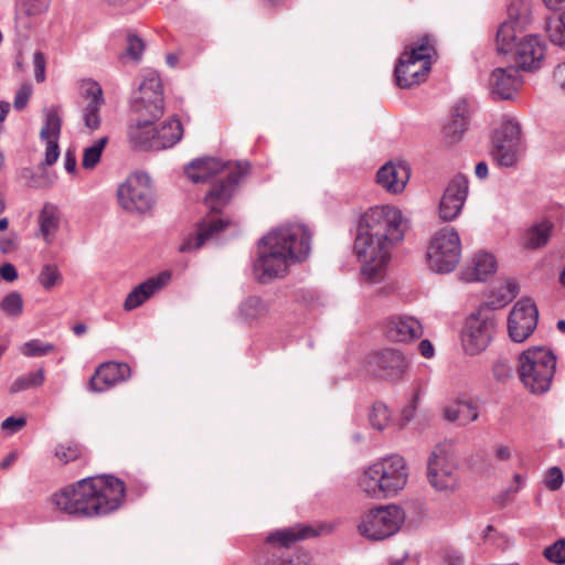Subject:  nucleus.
Returning <instances> with one entry per match:
<instances>
[{
  "label": "nucleus",
  "instance_id": "052dcab7",
  "mask_svg": "<svg viewBox=\"0 0 565 565\" xmlns=\"http://www.w3.org/2000/svg\"><path fill=\"white\" fill-rule=\"evenodd\" d=\"M510 371L511 369L505 363L499 362L493 365V375L499 381L509 377Z\"/></svg>",
  "mask_w": 565,
  "mask_h": 565
},
{
  "label": "nucleus",
  "instance_id": "5fc2aeb1",
  "mask_svg": "<svg viewBox=\"0 0 565 565\" xmlns=\"http://www.w3.org/2000/svg\"><path fill=\"white\" fill-rule=\"evenodd\" d=\"M25 424V418L10 416L2 422L1 428L13 434L23 428Z\"/></svg>",
  "mask_w": 565,
  "mask_h": 565
},
{
  "label": "nucleus",
  "instance_id": "13d9d810",
  "mask_svg": "<svg viewBox=\"0 0 565 565\" xmlns=\"http://www.w3.org/2000/svg\"><path fill=\"white\" fill-rule=\"evenodd\" d=\"M553 78L555 83L562 88V90L565 93V62L559 63L554 72H553Z\"/></svg>",
  "mask_w": 565,
  "mask_h": 565
},
{
  "label": "nucleus",
  "instance_id": "a19ab883",
  "mask_svg": "<svg viewBox=\"0 0 565 565\" xmlns=\"http://www.w3.org/2000/svg\"><path fill=\"white\" fill-rule=\"evenodd\" d=\"M55 351V345L40 339H32L20 348V352L26 358H39Z\"/></svg>",
  "mask_w": 565,
  "mask_h": 565
},
{
  "label": "nucleus",
  "instance_id": "2f4dec72",
  "mask_svg": "<svg viewBox=\"0 0 565 565\" xmlns=\"http://www.w3.org/2000/svg\"><path fill=\"white\" fill-rule=\"evenodd\" d=\"M269 312V306L258 296L247 297L239 306V313L246 322H254L265 318Z\"/></svg>",
  "mask_w": 565,
  "mask_h": 565
},
{
  "label": "nucleus",
  "instance_id": "1a4fd4ad",
  "mask_svg": "<svg viewBox=\"0 0 565 565\" xmlns=\"http://www.w3.org/2000/svg\"><path fill=\"white\" fill-rule=\"evenodd\" d=\"M461 256V241L458 232L450 226L437 231L427 247V262L431 270L451 273Z\"/></svg>",
  "mask_w": 565,
  "mask_h": 565
},
{
  "label": "nucleus",
  "instance_id": "6ab92c4d",
  "mask_svg": "<svg viewBox=\"0 0 565 565\" xmlns=\"http://www.w3.org/2000/svg\"><path fill=\"white\" fill-rule=\"evenodd\" d=\"M369 363L379 377L391 382L402 380L407 370L404 355L394 349H385L374 353Z\"/></svg>",
  "mask_w": 565,
  "mask_h": 565
},
{
  "label": "nucleus",
  "instance_id": "4be33fe9",
  "mask_svg": "<svg viewBox=\"0 0 565 565\" xmlns=\"http://www.w3.org/2000/svg\"><path fill=\"white\" fill-rule=\"evenodd\" d=\"M523 82L515 66L498 67L490 78L491 94L498 99H513Z\"/></svg>",
  "mask_w": 565,
  "mask_h": 565
},
{
  "label": "nucleus",
  "instance_id": "603ef678",
  "mask_svg": "<svg viewBox=\"0 0 565 565\" xmlns=\"http://www.w3.org/2000/svg\"><path fill=\"white\" fill-rule=\"evenodd\" d=\"M32 94V87L29 84L22 85L15 94L13 106L17 110H22L28 105Z\"/></svg>",
  "mask_w": 565,
  "mask_h": 565
},
{
  "label": "nucleus",
  "instance_id": "8fccbe9b",
  "mask_svg": "<svg viewBox=\"0 0 565 565\" xmlns=\"http://www.w3.org/2000/svg\"><path fill=\"white\" fill-rule=\"evenodd\" d=\"M564 482V477L561 468L552 467L548 469L545 478V486L551 491L558 490Z\"/></svg>",
  "mask_w": 565,
  "mask_h": 565
},
{
  "label": "nucleus",
  "instance_id": "37998d69",
  "mask_svg": "<svg viewBox=\"0 0 565 565\" xmlns=\"http://www.w3.org/2000/svg\"><path fill=\"white\" fill-rule=\"evenodd\" d=\"M390 416L391 414L387 406L381 402H376L372 406L369 419L373 428L383 430L390 420Z\"/></svg>",
  "mask_w": 565,
  "mask_h": 565
},
{
  "label": "nucleus",
  "instance_id": "2eb2a0df",
  "mask_svg": "<svg viewBox=\"0 0 565 565\" xmlns=\"http://www.w3.org/2000/svg\"><path fill=\"white\" fill-rule=\"evenodd\" d=\"M520 140L521 126L514 119H508L495 131L491 154L501 167H513L516 163Z\"/></svg>",
  "mask_w": 565,
  "mask_h": 565
},
{
  "label": "nucleus",
  "instance_id": "de8ad7c7",
  "mask_svg": "<svg viewBox=\"0 0 565 565\" xmlns=\"http://www.w3.org/2000/svg\"><path fill=\"white\" fill-rule=\"evenodd\" d=\"M543 554L554 564H565V539H561L547 546Z\"/></svg>",
  "mask_w": 565,
  "mask_h": 565
},
{
  "label": "nucleus",
  "instance_id": "c03bdc74",
  "mask_svg": "<svg viewBox=\"0 0 565 565\" xmlns=\"http://www.w3.org/2000/svg\"><path fill=\"white\" fill-rule=\"evenodd\" d=\"M519 292V285L514 280H508L505 281L504 286L500 289V296L494 301L488 302L492 309L502 308L509 302H511Z\"/></svg>",
  "mask_w": 565,
  "mask_h": 565
},
{
  "label": "nucleus",
  "instance_id": "6e6d98bb",
  "mask_svg": "<svg viewBox=\"0 0 565 565\" xmlns=\"http://www.w3.org/2000/svg\"><path fill=\"white\" fill-rule=\"evenodd\" d=\"M0 276L6 281L12 282L18 278V270L12 264L7 263L0 266Z\"/></svg>",
  "mask_w": 565,
  "mask_h": 565
},
{
  "label": "nucleus",
  "instance_id": "680f3d73",
  "mask_svg": "<svg viewBox=\"0 0 565 565\" xmlns=\"http://www.w3.org/2000/svg\"><path fill=\"white\" fill-rule=\"evenodd\" d=\"M494 454L498 460L507 461L511 458V449L504 445H498L494 447Z\"/></svg>",
  "mask_w": 565,
  "mask_h": 565
},
{
  "label": "nucleus",
  "instance_id": "6e6552de",
  "mask_svg": "<svg viewBox=\"0 0 565 565\" xmlns=\"http://www.w3.org/2000/svg\"><path fill=\"white\" fill-rule=\"evenodd\" d=\"M556 370V356L545 347H532L519 356L518 373L532 394H544L551 388Z\"/></svg>",
  "mask_w": 565,
  "mask_h": 565
},
{
  "label": "nucleus",
  "instance_id": "20e7f679",
  "mask_svg": "<svg viewBox=\"0 0 565 565\" xmlns=\"http://www.w3.org/2000/svg\"><path fill=\"white\" fill-rule=\"evenodd\" d=\"M311 233L302 224H290L274 230L259 241L254 271L260 282H268L287 273L290 262L303 260L311 244Z\"/></svg>",
  "mask_w": 565,
  "mask_h": 565
},
{
  "label": "nucleus",
  "instance_id": "473e14b6",
  "mask_svg": "<svg viewBox=\"0 0 565 565\" xmlns=\"http://www.w3.org/2000/svg\"><path fill=\"white\" fill-rule=\"evenodd\" d=\"M553 230V224L550 221H543L534 224L529 231L526 236L525 246L530 249H537L547 244Z\"/></svg>",
  "mask_w": 565,
  "mask_h": 565
},
{
  "label": "nucleus",
  "instance_id": "cd10ccee",
  "mask_svg": "<svg viewBox=\"0 0 565 565\" xmlns=\"http://www.w3.org/2000/svg\"><path fill=\"white\" fill-rule=\"evenodd\" d=\"M83 96L89 99L84 108L83 119L85 126L90 130H97L100 127V108L105 103L103 89L95 81H87L83 88Z\"/></svg>",
  "mask_w": 565,
  "mask_h": 565
},
{
  "label": "nucleus",
  "instance_id": "72a5a7b5",
  "mask_svg": "<svg viewBox=\"0 0 565 565\" xmlns=\"http://www.w3.org/2000/svg\"><path fill=\"white\" fill-rule=\"evenodd\" d=\"M405 53L420 64H431L430 60L436 55L435 39L429 34H425L417 41L411 51H405Z\"/></svg>",
  "mask_w": 565,
  "mask_h": 565
},
{
  "label": "nucleus",
  "instance_id": "b1692460",
  "mask_svg": "<svg viewBox=\"0 0 565 565\" xmlns=\"http://www.w3.org/2000/svg\"><path fill=\"white\" fill-rule=\"evenodd\" d=\"M158 119L150 117H139L135 122L130 124L127 128V138L130 147L134 150H152L154 151L156 143V127L154 122Z\"/></svg>",
  "mask_w": 565,
  "mask_h": 565
},
{
  "label": "nucleus",
  "instance_id": "bf43d9fd",
  "mask_svg": "<svg viewBox=\"0 0 565 565\" xmlns=\"http://www.w3.org/2000/svg\"><path fill=\"white\" fill-rule=\"evenodd\" d=\"M461 414L462 411H460L459 403L456 406H449L444 411V416L448 422L460 423Z\"/></svg>",
  "mask_w": 565,
  "mask_h": 565
},
{
  "label": "nucleus",
  "instance_id": "a211bd4d",
  "mask_svg": "<svg viewBox=\"0 0 565 565\" xmlns=\"http://www.w3.org/2000/svg\"><path fill=\"white\" fill-rule=\"evenodd\" d=\"M51 0H15L14 29L20 39L28 40L50 8Z\"/></svg>",
  "mask_w": 565,
  "mask_h": 565
},
{
  "label": "nucleus",
  "instance_id": "f03ea898",
  "mask_svg": "<svg viewBox=\"0 0 565 565\" xmlns=\"http://www.w3.org/2000/svg\"><path fill=\"white\" fill-rule=\"evenodd\" d=\"M248 171L247 162H237L234 167L228 166L210 182V188L203 198L206 213L196 222L195 230L183 237L179 252H195L232 225L233 221L224 213V209L231 203Z\"/></svg>",
  "mask_w": 565,
  "mask_h": 565
},
{
  "label": "nucleus",
  "instance_id": "864d4df0",
  "mask_svg": "<svg viewBox=\"0 0 565 565\" xmlns=\"http://www.w3.org/2000/svg\"><path fill=\"white\" fill-rule=\"evenodd\" d=\"M34 63V77L38 83H42L45 79V56L42 52L36 51L33 55Z\"/></svg>",
  "mask_w": 565,
  "mask_h": 565
},
{
  "label": "nucleus",
  "instance_id": "ea45409f",
  "mask_svg": "<svg viewBox=\"0 0 565 565\" xmlns=\"http://www.w3.org/2000/svg\"><path fill=\"white\" fill-rule=\"evenodd\" d=\"M108 142V137H102L90 147L84 149L82 164L85 169H93L100 161L104 148Z\"/></svg>",
  "mask_w": 565,
  "mask_h": 565
},
{
  "label": "nucleus",
  "instance_id": "9d476101",
  "mask_svg": "<svg viewBox=\"0 0 565 565\" xmlns=\"http://www.w3.org/2000/svg\"><path fill=\"white\" fill-rule=\"evenodd\" d=\"M494 309L489 303L481 305L466 320L461 340L465 351L475 355L487 349L495 330Z\"/></svg>",
  "mask_w": 565,
  "mask_h": 565
},
{
  "label": "nucleus",
  "instance_id": "4d7b16f0",
  "mask_svg": "<svg viewBox=\"0 0 565 565\" xmlns=\"http://www.w3.org/2000/svg\"><path fill=\"white\" fill-rule=\"evenodd\" d=\"M77 159L75 150L67 149L65 152L64 159V168L68 173H74L76 171Z\"/></svg>",
  "mask_w": 565,
  "mask_h": 565
},
{
  "label": "nucleus",
  "instance_id": "f257e3e1",
  "mask_svg": "<svg viewBox=\"0 0 565 565\" xmlns=\"http://www.w3.org/2000/svg\"><path fill=\"white\" fill-rule=\"evenodd\" d=\"M407 223L401 210L381 205L361 215L353 250L362 264L361 275L369 282L380 281L391 259L392 249L404 241Z\"/></svg>",
  "mask_w": 565,
  "mask_h": 565
},
{
  "label": "nucleus",
  "instance_id": "338daca9",
  "mask_svg": "<svg viewBox=\"0 0 565 565\" xmlns=\"http://www.w3.org/2000/svg\"><path fill=\"white\" fill-rule=\"evenodd\" d=\"M10 110V104L8 102L0 100V122L3 121Z\"/></svg>",
  "mask_w": 565,
  "mask_h": 565
},
{
  "label": "nucleus",
  "instance_id": "4468645a",
  "mask_svg": "<svg viewBox=\"0 0 565 565\" xmlns=\"http://www.w3.org/2000/svg\"><path fill=\"white\" fill-rule=\"evenodd\" d=\"M131 109L139 117L160 119L164 113L163 87L159 74L148 71L131 99Z\"/></svg>",
  "mask_w": 565,
  "mask_h": 565
},
{
  "label": "nucleus",
  "instance_id": "3c124183",
  "mask_svg": "<svg viewBox=\"0 0 565 565\" xmlns=\"http://www.w3.org/2000/svg\"><path fill=\"white\" fill-rule=\"evenodd\" d=\"M46 140V150L45 158L43 161V166H52L54 164L60 157V148H58V139H45Z\"/></svg>",
  "mask_w": 565,
  "mask_h": 565
},
{
  "label": "nucleus",
  "instance_id": "ddd939ff",
  "mask_svg": "<svg viewBox=\"0 0 565 565\" xmlns=\"http://www.w3.org/2000/svg\"><path fill=\"white\" fill-rule=\"evenodd\" d=\"M450 449L449 444L440 443L428 457L427 479L436 491H454L458 487V465Z\"/></svg>",
  "mask_w": 565,
  "mask_h": 565
},
{
  "label": "nucleus",
  "instance_id": "4c0bfd02",
  "mask_svg": "<svg viewBox=\"0 0 565 565\" xmlns=\"http://www.w3.org/2000/svg\"><path fill=\"white\" fill-rule=\"evenodd\" d=\"M84 454L85 448L74 440L57 445L54 451L55 457L64 465L82 458Z\"/></svg>",
  "mask_w": 565,
  "mask_h": 565
},
{
  "label": "nucleus",
  "instance_id": "49530a36",
  "mask_svg": "<svg viewBox=\"0 0 565 565\" xmlns=\"http://www.w3.org/2000/svg\"><path fill=\"white\" fill-rule=\"evenodd\" d=\"M39 281L44 289L50 290L62 281V275L55 265L47 264L43 266L39 275Z\"/></svg>",
  "mask_w": 565,
  "mask_h": 565
},
{
  "label": "nucleus",
  "instance_id": "0e129e2a",
  "mask_svg": "<svg viewBox=\"0 0 565 565\" xmlns=\"http://www.w3.org/2000/svg\"><path fill=\"white\" fill-rule=\"evenodd\" d=\"M475 173L479 179H486L488 177V164L484 161L478 162Z\"/></svg>",
  "mask_w": 565,
  "mask_h": 565
},
{
  "label": "nucleus",
  "instance_id": "f704fd0d",
  "mask_svg": "<svg viewBox=\"0 0 565 565\" xmlns=\"http://www.w3.org/2000/svg\"><path fill=\"white\" fill-rule=\"evenodd\" d=\"M62 128V118L57 107H51L45 111L44 126L40 131L41 139H58Z\"/></svg>",
  "mask_w": 565,
  "mask_h": 565
},
{
  "label": "nucleus",
  "instance_id": "f8f14e48",
  "mask_svg": "<svg viewBox=\"0 0 565 565\" xmlns=\"http://www.w3.org/2000/svg\"><path fill=\"white\" fill-rule=\"evenodd\" d=\"M404 521V510L388 504L370 510L362 519L359 531L369 540L383 541L397 533Z\"/></svg>",
  "mask_w": 565,
  "mask_h": 565
},
{
  "label": "nucleus",
  "instance_id": "a18cd8bd",
  "mask_svg": "<svg viewBox=\"0 0 565 565\" xmlns=\"http://www.w3.org/2000/svg\"><path fill=\"white\" fill-rule=\"evenodd\" d=\"M126 50L120 57L128 56L134 61H139L145 50V42L135 33H128L126 38Z\"/></svg>",
  "mask_w": 565,
  "mask_h": 565
},
{
  "label": "nucleus",
  "instance_id": "39448f33",
  "mask_svg": "<svg viewBox=\"0 0 565 565\" xmlns=\"http://www.w3.org/2000/svg\"><path fill=\"white\" fill-rule=\"evenodd\" d=\"M509 19L501 23L495 35V46L500 54L513 53L515 67L524 72L541 68L545 57V42L537 35H525L516 42L531 23V3L529 0H512L508 7Z\"/></svg>",
  "mask_w": 565,
  "mask_h": 565
},
{
  "label": "nucleus",
  "instance_id": "9b49d317",
  "mask_svg": "<svg viewBox=\"0 0 565 565\" xmlns=\"http://www.w3.org/2000/svg\"><path fill=\"white\" fill-rule=\"evenodd\" d=\"M117 200L120 207L129 213L145 214L154 205L151 180L147 173L134 172L119 184Z\"/></svg>",
  "mask_w": 565,
  "mask_h": 565
},
{
  "label": "nucleus",
  "instance_id": "f3484780",
  "mask_svg": "<svg viewBox=\"0 0 565 565\" xmlns=\"http://www.w3.org/2000/svg\"><path fill=\"white\" fill-rule=\"evenodd\" d=\"M469 192L468 179L455 175L446 186L438 206V215L444 222L456 220L465 205Z\"/></svg>",
  "mask_w": 565,
  "mask_h": 565
},
{
  "label": "nucleus",
  "instance_id": "e2e57ef3",
  "mask_svg": "<svg viewBox=\"0 0 565 565\" xmlns=\"http://www.w3.org/2000/svg\"><path fill=\"white\" fill-rule=\"evenodd\" d=\"M418 349L424 358L429 359L434 355V347L431 342L427 339H424L419 342Z\"/></svg>",
  "mask_w": 565,
  "mask_h": 565
},
{
  "label": "nucleus",
  "instance_id": "774afa93",
  "mask_svg": "<svg viewBox=\"0 0 565 565\" xmlns=\"http://www.w3.org/2000/svg\"><path fill=\"white\" fill-rule=\"evenodd\" d=\"M543 2L550 10H558L561 4L564 3L565 0H543Z\"/></svg>",
  "mask_w": 565,
  "mask_h": 565
},
{
  "label": "nucleus",
  "instance_id": "bb28decb",
  "mask_svg": "<svg viewBox=\"0 0 565 565\" xmlns=\"http://www.w3.org/2000/svg\"><path fill=\"white\" fill-rule=\"evenodd\" d=\"M227 167V163H224L216 158H198L185 166L184 173L193 183H210Z\"/></svg>",
  "mask_w": 565,
  "mask_h": 565
},
{
  "label": "nucleus",
  "instance_id": "69168bd1",
  "mask_svg": "<svg viewBox=\"0 0 565 565\" xmlns=\"http://www.w3.org/2000/svg\"><path fill=\"white\" fill-rule=\"evenodd\" d=\"M15 459H17L15 452H10L8 456H6L2 459V461L0 462V467L2 469H7L14 462Z\"/></svg>",
  "mask_w": 565,
  "mask_h": 565
},
{
  "label": "nucleus",
  "instance_id": "aec40b11",
  "mask_svg": "<svg viewBox=\"0 0 565 565\" xmlns=\"http://www.w3.org/2000/svg\"><path fill=\"white\" fill-rule=\"evenodd\" d=\"M131 375L130 366L124 362L102 363L88 382V390L95 393H102L113 387L117 383L128 380Z\"/></svg>",
  "mask_w": 565,
  "mask_h": 565
},
{
  "label": "nucleus",
  "instance_id": "c756f323",
  "mask_svg": "<svg viewBox=\"0 0 565 565\" xmlns=\"http://www.w3.org/2000/svg\"><path fill=\"white\" fill-rule=\"evenodd\" d=\"M469 124V106L467 102L457 103L451 113V119L444 126V137L448 142H457L468 128Z\"/></svg>",
  "mask_w": 565,
  "mask_h": 565
},
{
  "label": "nucleus",
  "instance_id": "79ce46f5",
  "mask_svg": "<svg viewBox=\"0 0 565 565\" xmlns=\"http://www.w3.org/2000/svg\"><path fill=\"white\" fill-rule=\"evenodd\" d=\"M2 311L12 318L20 317L23 312V299L20 292H9L0 303Z\"/></svg>",
  "mask_w": 565,
  "mask_h": 565
},
{
  "label": "nucleus",
  "instance_id": "c9c22d12",
  "mask_svg": "<svg viewBox=\"0 0 565 565\" xmlns=\"http://www.w3.org/2000/svg\"><path fill=\"white\" fill-rule=\"evenodd\" d=\"M39 223L43 237L46 242H49V237L56 231L58 226V217L54 205L49 203L44 204L39 215Z\"/></svg>",
  "mask_w": 565,
  "mask_h": 565
},
{
  "label": "nucleus",
  "instance_id": "5701e85b",
  "mask_svg": "<svg viewBox=\"0 0 565 565\" xmlns=\"http://www.w3.org/2000/svg\"><path fill=\"white\" fill-rule=\"evenodd\" d=\"M170 279L171 273L163 270L139 284L127 295L124 302V309L126 311H131L140 307L162 287H164L170 281Z\"/></svg>",
  "mask_w": 565,
  "mask_h": 565
},
{
  "label": "nucleus",
  "instance_id": "412c9836",
  "mask_svg": "<svg viewBox=\"0 0 565 565\" xmlns=\"http://www.w3.org/2000/svg\"><path fill=\"white\" fill-rule=\"evenodd\" d=\"M430 71V63L420 64L403 52L395 65L394 76L399 88H411L425 81Z\"/></svg>",
  "mask_w": 565,
  "mask_h": 565
},
{
  "label": "nucleus",
  "instance_id": "423d86ee",
  "mask_svg": "<svg viewBox=\"0 0 565 565\" xmlns=\"http://www.w3.org/2000/svg\"><path fill=\"white\" fill-rule=\"evenodd\" d=\"M334 530L331 523L296 524L277 530L266 537V546L259 558V565H307L308 555L296 552L292 555L286 550L294 543L329 534Z\"/></svg>",
  "mask_w": 565,
  "mask_h": 565
},
{
  "label": "nucleus",
  "instance_id": "e433bc0d",
  "mask_svg": "<svg viewBox=\"0 0 565 565\" xmlns=\"http://www.w3.org/2000/svg\"><path fill=\"white\" fill-rule=\"evenodd\" d=\"M44 370L39 369L38 371L23 374L14 380L10 386V393L15 394L32 387H39L44 383Z\"/></svg>",
  "mask_w": 565,
  "mask_h": 565
},
{
  "label": "nucleus",
  "instance_id": "a878e982",
  "mask_svg": "<svg viewBox=\"0 0 565 565\" xmlns=\"http://www.w3.org/2000/svg\"><path fill=\"white\" fill-rule=\"evenodd\" d=\"M411 177V169L406 162L394 164L387 162L376 173V182L390 193H399Z\"/></svg>",
  "mask_w": 565,
  "mask_h": 565
},
{
  "label": "nucleus",
  "instance_id": "09e8293b",
  "mask_svg": "<svg viewBox=\"0 0 565 565\" xmlns=\"http://www.w3.org/2000/svg\"><path fill=\"white\" fill-rule=\"evenodd\" d=\"M460 411H462L460 425H467L478 419L479 412L477 405L472 401L459 402Z\"/></svg>",
  "mask_w": 565,
  "mask_h": 565
},
{
  "label": "nucleus",
  "instance_id": "393cba45",
  "mask_svg": "<svg viewBox=\"0 0 565 565\" xmlns=\"http://www.w3.org/2000/svg\"><path fill=\"white\" fill-rule=\"evenodd\" d=\"M386 337L394 342H408L423 334V327L413 317L394 316L385 324Z\"/></svg>",
  "mask_w": 565,
  "mask_h": 565
},
{
  "label": "nucleus",
  "instance_id": "7ed1b4c3",
  "mask_svg": "<svg viewBox=\"0 0 565 565\" xmlns=\"http://www.w3.org/2000/svg\"><path fill=\"white\" fill-rule=\"evenodd\" d=\"M126 497L125 482L113 475L86 477L52 497L62 512L75 518H98L118 510Z\"/></svg>",
  "mask_w": 565,
  "mask_h": 565
},
{
  "label": "nucleus",
  "instance_id": "7c9ffc66",
  "mask_svg": "<svg viewBox=\"0 0 565 565\" xmlns=\"http://www.w3.org/2000/svg\"><path fill=\"white\" fill-rule=\"evenodd\" d=\"M183 135V127L179 119H171L160 128L156 127L154 151L163 150L179 142Z\"/></svg>",
  "mask_w": 565,
  "mask_h": 565
},
{
  "label": "nucleus",
  "instance_id": "0eeeda50",
  "mask_svg": "<svg viewBox=\"0 0 565 565\" xmlns=\"http://www.w3.org/2000/svg\"><path fill=\"white\" fill-rule=\"evenodd\" d=\"M408 478V470L403 457L388 456L363 471L359 480L361 490L371 498L382 499L395 495Z\"/></svg>",
  "mask_w": 565,
  "mask_h": 565
},
{
  "label": "nucleus",
  "instance_id": "58836bf2",
  "mask_svg": "<svg viewBox=\"0 0 565 565\" xmlns=\"http://www.w3.org/2000/svg\"><path fill=\"white\" fill-rule=\"evenodd\" d=\"M546 31L551 42L565 51V11L555 19H548Z\"/></svg>",
  "mask_w": 565,
  "mask_h": 565
},
{
  "label": "nucleus",
  "instance_id": "c85d7f7f",
  "mask_svg": "<svg viewBox=\"0 0 565 565\" xmlns=\"http://www.w3.org/2000/svg\"><path fill=\"white\" fill-rule=\"evenodd\" d=\"M497 262L492 254L480 252L475 254L471 265L462 271L466 281H484L495 273Z\"/></svg>",
  "mask_w": 565,
  "mask_h": 565
},
{
  "label": "nucleus",
  "instance_id": "dca6fc26",
  "mask_svg": "<svg viewBox=\"0 0 565 565\" xmlns=\"http://www.w3.org/2000/svg\"><path fill=\"white\" fill-rule=\"evenodd\" d=\"M539 311L531 299H521L512 308L508 318V331L512 341L523 342L537 326Z\"/></svg>",
  "mask_w": 565,
  "mask_h": 565
}]
</instances>
